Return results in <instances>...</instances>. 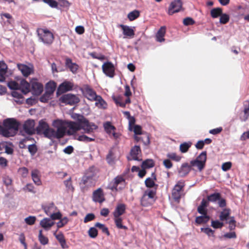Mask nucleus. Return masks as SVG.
Segmentation results:
<instances>
[{"instance_id":"f257e3e1","label":"nucleus","mask_w":249,"mask_h":249,"mask_svg":"<svg viewBox=\"0 0 249 249\" xmlns=\"http://www.w3.org/2000/svg\"><path fill=\"white\" fill-rule=\"evenodd\" d=\"M67 127L69 128L68 134L73 136L75 140L86 143L95 141L94 136L89 137L85 134H91L97 128V126L94 123L89 122L83 116H79L77 122L67 121L66 128Z\"/></svg>"},{"instance_id":"f03ea898","label":"nucleus","mask_w":249,"mask_h":249,"mask_svg":"<svg viewBox=\"0 0 249 249\" xmlns=\"http://www.w3.org/2000/svg\"><path fill=\"white\" fill-rule=\"evenodd\" d=\"M67 121L56 120L53 121L52 125L56 129L50 127L48 124L44 120H41L36 128V131L39 135L43 136L50 139H60L64 137L66 132V124Z\"/></svg>"},{"instance_id":"7ed1b4c3","label":"nucleus","mask_w":249,"mask_h":249,"mask_svg":"<svg viewBox=\"0 0 249 249\" xmlns=\"http://www.w3.org/2000/svg\"><path fill=\"white\" fill-rule=\"evenodd\" d=\"M3 125H0V134L9 137L14 136L17 133L19 124L14 118H8L3 121Z\"/></svg>"},{"instance_id":"20e7f679","label":"nucleus","mask_w":249,"mask_h":249,"mask_svg":"<svg viewBox=\"0 0 249 249\" xmlns=\"http://www.w3.org/2000/svg\"><path fill=\"white\" fill-rule=\"evenodd\" d=\"M97 170L93 167H90L82 177L81 184L87 187H92L95 185L97 177Z\"/></svg>"},{"instance_id":"39448f33","label":"nucleus","mask_w":249,"mask_h":249,"mask_svg":"<svg viewBox=\"0 0 249 249\" xmlns=\"http://www.w3.org/2000/svg\"><path fill=\"white\" fill-rule=\"evenodd\" d=\"M184 186V181L179 180L174 187L172 191V196L175 202H179Z\"/></svg>"},{"instance_id":"423d86ee","label":"nucleus","mask_w":249,"mask_h":249,"mask_svg":"<svg viewBox=\"0 0 249 249\" xmlns=\"http://www.w3.org/2000/svg\"><path fill=\"white\" fill-rule=\"evenodd\" d=\"M38 36L41 41L44 44H50L53 40V35L48 30L40 29L37 31Z\"/></svg>"},{"instance_id":"0eeeda50","label":"nucleus","mask_w":249,"mask_h":249,"mask_svg":"<svg viewBox=\"0 0 249 249\" xmlns=\"http://www.w3.org/2000/svg\"><path fill=\"white\" fill-rule=\"evenodd\" d=\"M59 101L60 102L66 105L72 106L79 103L80 99L79 97L75 95L68 93L62 95L59 98Z\"/></svg>"},{"instance_id":"6e6552de","label":"nucleus","mask_w":249,"mask_h":249,"mask_svg":"<svg viewBox=\"0 0 249 249\" xmlns=\"http://www.w3.org/2000/svg\"><path fill=\"white\" fill-rule=\"evenodd\" d=\"M110 185L112 190H122L125 187V181L123 177L118 176L111 182Z\"/></svg>"},{"instance_id":"1a4fd4ad","label":"nucleus","mask_w":249,"mask_h":249,"mask_svg":"<svg viewBox=\"0 0 249 249\" xmlns=\"http://www.w3.org/2000/svg\"><path fill=\"white\" fill-rule=\"evenodd\" d=\"M103 72L107 76L112 78L115 75V67L110 62H107L102 65Z\"/></svg>"},{"instance_id":"9d476101","label":"nucleus","mask_w":249,"mask_h":249,"mask_svg":"<svg viewBox=\"0 0 249 249\" xmlns=\"http://www.w3.org/2000/svg\"><path fill=\"white\" fill-rule=\"evenodd\" d=\"M35 123L33 120H28L25 122L23 128L24 132L28 135H32L35 133Z\"/></svg>"},{"instance_id":"9b49d317","label":"nucleus","mask_w":249,"mask_h":249,"mask_svg":"<svg viewBox=\"0 0 249 249\" xmlns=\"http://www.w3.org/2000/svg\"><path fill=\"white\" fill-rule=\"evenodd\" d=\"M182 5L181 0H175L172 1L168 9V14L172 15L174 13L178 12L182 8Z\"/></svg>"},{"instance_id":"f8f14e48","label":"nucleus","mask_w":249,"mask_h":249,"mask_svg":"<svg viewBox=\"0 0 249 249\" xmlns=\"http://www.w3.org/2000/svg\"><path fill=\"white\" fill-rule=\"evenodd\" d=\"M73 87V84L70 81H65L61 83L57 90V94H61L67 91L71 90Z\"/></svg>"},{"instance_id":"ddd939ff","label":"nucleus","mask_w":249,"mask_h":249,"mask_svg":"<svg viewBox=\"0 0 249 249\" xmlns=\"http://www.w3.org/2000/svg\"><path fill=\"white\" fill-rule=\"evenodd\" d=\"M123 31V34L124 35V38L127 37L132 38L135 35L134 27H130L127 25L120 24L119 25Z\"/></svg>"},{"instance_id":"4468645a","label":"nucleus","mask_w":249,"mask_h":249,"mask_svg":"<svg viewBox=\"0 0 249 249\" xmlns=\"http://www.w3.org/2000/svg\"><path fill=\"white\" fill-rule=\"evenodd\" d=\"M32 91L34 95H40L43 90V86L41 83L37 81L36 80H34L31 82Z\"/></svg>"},{"instance_id":"2eb2a0df","label":"nucleus","mask_w":249,"mask_h":249,"mask_svg":"<svg viewBox=\"0 0 249 249\" xmlns=\"http://www.w3.org/2000/svg\"><path fill=\"white\" fill-rule=\"evenodd\" d=\"M83 92L85 96L90 101H95L98 96L96 92L89 86H86L84 88Z\"/></svg>"},{"instance_id":"dca6fc26","label":"nucleus","mask_w":249,"mask_h":249,"mask_svg":"<svg viewBox=\"0 0 249 249\" xmlns=\"http://www.w3.org/2000/svg\"><path fill=\"white\" fill-rule=\"evenodd\" d=\"M17 67L25 77L28 76L33 72V67L32 66H29L22 64H18Z\"/></svg>"},{"instance_id":"f3484780","label":"nucleus","mask_w":249,"mask_h":249,"mask_svg":"<svg viewBox=\"0 0 249 249\" xmlns=\"http://www.w3.org/2000/svg\"><path fill=\"white\" fill-rule=\"evenodd\" d=\"M92 200L95 202L102 203L105 200L104 194L101 188H98L93 193Z\"/></svg>"},{"instance_id":"a211bd4d","label":"nucleus","mask_w":249,"mask_h":249,"mask_svg":"<svg viewBox=\"0 0 249 249\" xmlns=\"http://www.w3.org/2000/svg\"><path fill=\"white\" fill-rule=\"evenodd\" d=\"M155 195V192L153 190L145 191L142 197L141 198V204L143 206H146L148 205V203L146 201L148 198L152 199Z\"/></svg>"},{"instance_id":"6ab92c4d","label":"nucleus","mask_w":249,"mask_h":249,"mask_svg":"<svg viewBox=\"0 0 249 249\" xmlns=\"http://www.w3.org/2000/svg\"><path fill=\"white\" fill-rule=\"evenodd\" d=\"M125 209L126 206L125 204L123 203L118 204L113 212L114 217H120V216L125 213Z\"/></svg>"},{"instance_id":"aec40b11","label":"nucleus","mask_w":249,"mask_h":249,"mask_svg":"<svg viewBox=\"0 0 249 249\" xmlns=\"http://www.w3.org/2000/svg\"><path fill=\"white\" fill-rule=\"evenodd\" d=\"M141 153V148L139 146L135 145L133 147L130 151L131 158L129 160H140L138 155Z\"/></svg>"},{"instance_id":"412c9836","label":"nucleus","mask_w":249,"mask_h":249,"mask_svg":"<svg viewBox=\"0 0 249 249\" xmlns=\"http://www.w3.org/2000/svg\"><path fill=\"white\" fill-rule=\"evenodd\" d=\"M243 114L240 116L242 122H246L249 117V101H246L244 103Z\"/></svg>"},{"instance_id":"4be33fe9","label":"nucleus","mask_w":249,"mask_h":249,"mask_svg":"<svg viewBox=\"0 0 249 249\" xmlns=\"http://www.w3.org/2000/svg\"><path fill=\"white\" fill-rule=\"evenodd\" d=\"M42 209L48 215H50L52 213L55 212L57 210V207L53 203L43 206Z\"/></svg>"},{"instance_id":"5701e85b","label":"nucleus","mask_w":249,"mask_h":249,"mask_svg":"<svg viewBox=\"0 0 249 249\" xmlns=\"http://www.w3.org/2000/svg\"><path fill=\"white\" fill-rule=\"evenodd\" d=\"M191 171V166L187 163H183L178 170V174L183 177L186 176Z\"/></svg>"},{"instance_id":"b1692460","label":"nucleus","mask_w":249,"mask_h":249,"mask_svg":"<svg viewBox=\"0 0 249 249\" xmlns=\"http://www.w3.org/2000/svg\"><path fill=\"white\" fill-rule=\"evenodd\" d=\"M19 89H21L23 94H26L30 91V85L25 80L23 79L20 81Z\"/></svg>"},{"instance_id":"393cba45","label":"nucleus","mask_w":249,"mask_h":249,"mask_svg":"<svg viewBox=\"0 0 249 249\" xmlns=\"http://www.w3.org/2000/svg\"><path fill=\"white\" fill-rule=\"evenodd\" d=\"M54 224V222L48 218H43L40 222L41 226L46 230L50 229Z\"/></svg>"},{"instance_id":"a878e982","label":"nucleus","mask_w":249,"mask_h":249,"mask_svg":"<svg viewBox=\"0 0 249 249\" xmlns=\"http://www.w3.org/2000/svg\"><path fill=\"white\" fill-rule=\"evenodd\" d=\"M39 171L37 169H34L32 171L31 176L34 182L36 185H40L41 181L39 177Z\"/></svg>"},{"instance_id":"bb28decb","label":"nucleus","mask_w":249,"mask_h":249,"mask_svg":"<svg viewBox=\"0 0 249 249\" xmlns=\"http://www.w3.org/2000/svg\"><path fill=\"white\" fill-rule=\"evenodd\" d=\"M152 178H148L145 180V184L147 187L152 188L155 186L157 187L158 185L156 184L154 180H156V176L154 173L152 174Z\"/></svg>"},{"instance_id":"cd10ccee","label":"nucleus","mask_w":249,"mask_h":249,"mask_svg":"<svg viewBox=\"0 0 249 249\" xmlns=\"http://www.w3.org/2000/svg\"><path fill=\"white\" fill-rule=\"evenodd\" d=\"M65 63L66 66L70 69L72 73L76 72L78 69V65L75 63H72L70 58H66Z\"/></svg>"},{"instance_id":"c85d7f7f","label":"nucleus","mask_w":249,"mask_h":249,"mask_svg":"<svg viewBox=\"0 0 249 249\" xmlns=\"http://www.w3.org/2000/svg\"><path fill=\"white\" fill-rule=\"evenodd\" d=\"M165 34V27L162 26L158 31L156 34L157 40L159 42H162L164 41V36Z\"/></svg>"},{"instance_id":"c756f323","label":"nucleus","mask_w":249,"mask_h":249,"mask_svg":"<svg viewBox=\"0 0 249 249\" xmlns=\"http://www.w3.org/2000/svg\"><path fill=\"white\" fill-rule=\"evenodd\" d=\"M63 183L66 188L67 192L72 193L74 192V188L72 184L71 177H70L68 179L64 180Z\"/></svg>"},{"instance_id":"7c9ffc66","label":"nucleus","mask_w":249,"mask_h":249,"mask_svg":"<svg viewBox=\"0 0 249 249\" xmlns=\"http://www.w3.org/2000/svg\"><path fill=\"white\" fill-rule=\"evenodd\" d=\"M56 87V83L53 81H50L46 84V91L53 94Z\"/></svg>"},{"instance_id":"2f4dec72","label":"nucleus","mask_w":249,"mask_h":249,"mask_svg":"<svg viewBox=\"0 0 249 249\" xmlns=\"http://www.w3.org/2000/svg\"><path fill=\"white\" fill-rule=\"evenodd\" d=\"M210 219L209 216L207 214H202L201 216H197L196 219V222L198 224L206 223Z\"/></svg>"},{"instance_id":"473e14b6","label":"nucleus","mask_w":249,"mask_h":249,"mask_svg":"<svg viewBox=\"0 0 249 249\" xmlns=\"http://www.w3.org/2000/svg\"><path fill=\"white\" fill-rule=\"evenodd\" d=\"M104 127L106 132L109 135H111V133L116 129L109 122H107L104 123Z\"/></svg>"},{"instance_id":"72a5a7b5","label":"nucleus","mask_w":249,"mask_h":249,"mask_svg":"<svg viewBox=\"0 0 249 249\" xmlns=\"http://www.w3.org/2000/svg\"><path fill=\"white\" fill-rule=\"evenodd\" d=\"M95 101H96L95 104L97 106L103 108L106 107L107 104L101 96L98 95Z\"/></svg>"},{"instance_id":"f704fd0d","label":"nucleus","mask_w":249,"mask_h":249,"mask_svg":"<svg viewBox=\"0 0 249 249\" xmlns=\"http://www.w3.org/2000/svg\"><path fill=\"white\" fill-rule=\"evenodd\" d=\"M192 142H185L181 143L179 146V150L182 153H186L191 146Z\"/></svg>"},{"instance_id":"c9c22d12","label":"nucleus","mask_w":249,"mask_h":249,"mask_svg":"<svg viewBox=\"0 0 249 249\" xmlns=\"http://www.w3.org/2000/svg\"><path fill=\"white\" fill-rule=\"evenodd\" d=\"M230 213V210L229 209H224L221 212L219 218L221 221L226 220L227 219Z\"/></svg>"},{"instance_id":"e433bc0d","label":"nucleus","mask_w":249,"mask_h":249,"mask_svg":"<svg viewBox=\"0 0 249 249\" xmlns=\"http://www.w3.org/2000/svg\"><path fill=\"white\" fill-rule=\"evenodd\" d=\"M190 164L191 166H196L197 167L198 169L201 171L205 167V165L202 163L201 162L196 160V159L195 160H191L190 162Z\"/></svg>"},{"instance_id":"4c0bfd02","label":"nucleus","mask_w":249,"mask_h":249,"mask_svg":"<svg viewBox=\"0 0 249 249\" xmlns=\"http://www.w3.org/2000/svg\"><path fill=\"white\" fill-rule=\"evenodd\" d=\"M222 13V10L220 8H213L211 11V15L213 18H218Z\"/></svg>"},{"instance_id":"58836bf2","label":"nucleus","mask_w":249,"mask_h":249,"mask_svg":"<svg viewBox=\"0 0 249 249\" xmlns=\"http://www.w3.org/2000/svg\"><path fill=\"white\" fill-rule=\"evenodd\" d=\"M7 66L3 61H0V75L5 77L7 72Z\"/></svg>"},{"instance_id":"ea45409f","label":"nucleus","mask_w":249,"mask_h":249,"mask_svg":"<svg viewBox=\"0 0 249 249\" xmlns=\"http://www.w3.org/2000/svg\"><path fill=\"white\" fill-rule=\"evenodd\" d=\"M220 196L221 195L218 193H213L208 196L207 199L209 201L216 202L220 199Z\"/></svg>"},{"instance_id":"a19ab883","label":"nucleus","mask_w":249,"mask_h":249,"mask_svg":"<svg viewBox=\"0 0 249 249\" xmlns=\"http://www.w3.org/2000/svg\"><path fill=\"white\" fill-rule=\"evenodd\" d=\"M95 227L100 229L103 233L107 234V235H109L108 228L104 224L97 222L95 223Z\"/></svg>"},{"instance_id":"79ce46f5","label":"nucleus","mask_w":249,"mask_h":249,"mask_svg":"<svg viewBox=\"0 0 249 249\" xmlns=\"http://www.w3.org/2000/svg\"><path fill=\"white\" fill-rule=\"evenodd\" d=\"M122 218L121 217H114V221L116 227L120 229L126 230L127 227L122 224Z\"/></svg>"},{"instance_id":"37998d69","label":"nucleus","mask_w":249,"mask_h":249,"mask_svg":"<svg viewBox=\"0 0 249 249\" xmlns=\"http://www.w3.org/2000/svg\"><path fill=\"white\" fill-rule=\"evenodd\" d=\"M154 163L151 159H147L142 162V168H149L153 167Z\"/></svg>"},{"instance_id":"c03bdc74","label":"nucleus","mask_w":249,"mask_h":249,"mask_svg":"<svg viewBox=\"0 0 249 249\" xmlns=\"http://www.w3.org/2000/svg\"><path fill=\"white\" fill-rule=\"evenodd\" d=\"M140 16V13L138 10H134L130 12L128 15L127 18L130 21H133L138 18Z\"/></svg>"},{"instance_id":"a18cd8bd","label":"nucleus","mask_w":249,"mask_h":249,"mask_svg":"<svg viewBox=\"0 0 249 249\" xmlns=\"http://www.w3.org/2000/svg\"><path fill=\"white\" fill-rule=\"evenodd\" d=\"M207 159V152L203 151L196 158V160L201 162L202 163L205 165V163Z\"/></svg>"},{"instance_id":"49530a36","label":"nucleus","mask_w":249,"mask_h":249,"mask_svg":"<svg viewBox=\"0 0 249 249\" xmlns=\"http://www.w3.org/2000/svg\"><path fill=\"white\" fill-rule=\"evenodd\" d=\"M53 94L45 91V93L40 97V101L43 103L47 102Z\"/></svg>"},{"instance_id":"de8ad7c7","label":"nucleus","mask_w":249,"mask_h":249,"mask_svg":"<svg viewBox=\"0 0 249 249\" xmlns=\"http://www.w3.org/2000/svg\"><path fill=\"white\" fill-rule=\"evenodd\" d=\"M112 99L117 105H119V106L123 107H125L124 101L123 100L122 97L120 96L115 97V96H113Z\"/></svg>"},{"instance_id":"09e8293b","label":"nucleus","mask_w":249,"mask_h":249,"mask_svg":"<svg viewBox=\"0 0 249 249\" xmlns=\"http://www.w3.org/2000/svg\"><path fill=\"white\" fill-rule=\"evenodd\" d=\"M114 155L112 150L109 151L108 154L107 156V160L109 164H113L114 163Z\"/></svg>"},{"instance_id":"8fccbe9b","label":"nucleus","mask_w":249,"mask_h":249,"mask_svg":"<svg viewBox=\"0 0 249 249\" xmlns=\"http://www.w3.org/2000/svg\"><path fill=\"white\" fill-rule=\"evenodd\" d=\"M167 157L176 161H179L181 160V156L178 155L175 153H169L167 154Z\"/></svg>"},{"instance_id":"3c124183","label":"nucleus","mask_w":249,"mask_h":249,"mask_svg":"<svg viewBox=\"0 0 249 249\" xmlns=\"http://www.w3.org/2000/svg\"><path fill=\"white\" fill-rule=\"evenodd\" d=\"M42 230L39 231L38 239L40 243L43 245H46L48 243V239L42 234Z\"/></svg>"},{"instance_id":"603ef678","label":"nucleus","mask_w":249,"mask_h":249,"mask_svg":"<svg viewBox=\"0 0 249 249\" xmlns=\"http://www.w3.org/2000/svg\"><path fill=\"white\" fill-rule=\"evenodd\" d=\"M88 234L90 237L95 238L98 235V231L95 228L91 227L89 229Z\"/></svg>"},{"instance_id":"864d4df0","label":"nucleus","mask_w":249,"mask_h":249,"mask_svg":"<svg viewBox=\"0 0 249 249\" xmlns=\"http://www.w3.org/2000/svg\"><path fill=\"white\" fill-rule=\"evenodd\" d=\"M230 20V17L226 14H221L220 18V23L221 24H226L229 22Z\"/></svg>"},{"instance_id":"5fc2aeb1","label":"nucleus","mask_w":249,"mask_h":249,"mask_svg":"<svg viewBox=\"0 0 249 249\" xmlns=\"http://www.w3.org/2000/svg\"><path fill=\"white\" fill-rule=\"evenodd\" d=\"M42 1L48 4L52 8H57L58 2L54 0H42Z\"/></svg>"},{"instance_id":"6e6d98bb","label":"nucleus","mask_w":249,"mask_h":249,"mask_svg":"<svg viewBox=\"0 0 249 249\" xmlns=\"http://www.w3.org/2000/svg\"><path fill=\"white\" fill-rule=\"evenodd\" d=\"M24 220L27 224L32 225L35 223L36 220V217L34 216H29L25 218Z\"/></svg>"},{"instance_id":"4d7b16f0","label":"nucleus","mask_w":249,"mask_h":249,"mask_svg":"<svg viewBox=\"0 0 249 249\" xmlns=\"http://www.w3.org/2000/svg\"><path fill=\"white\" fill-rule=\"evenodd\" d=\"M52 220L60 219L62 217V214L60 212L57 211L53 212L50 215H49Z\"/></svg>"},{"instance_id":"13d9d810","label":"nucleus","mask_w":249,"mask_h":249,"mask_svg":"<svg viewBox=\"0 0 249 249\" xmlns=\"http://www.w3.org/2000/svg\"><path fill=\"white\" fill-rule=\"evenodd\" d=\"M201 231L207 234L209 237L214 236V231L210 228H202Z\"/></svg>"},{"instance_id":"bf43d9fd","label":"nucleus","mask_w":249,"mask_h":249,"mask_svg":"<svg viewBox=\"0 0 249 249\" xmlns=\"http://www.w3.org/2000/svg\"><path fill=\"white\" fill-rule=\"evenodd\" d=\"M68 222V219L67 217H65L63 218H61L60 220L57 223V226L58 228H61L65 225Z\"/></svg>"},{"instance_id":"052dcab7","label":"nucleus","mask_w":249,"mask_h":249,"mask_svg":"<svg viewBox=\"0 0 249 249\" xmlns=\"http://www.w3.org/2000/svg\"><path fill=\"white\" fill-rule=\"evenodd\" d=\"M211 226L215 229L221 228L223 226V223L218 220H212Z\"/></svg>"},{"instance_id":"680f3d73","label":"nucleus","mask_w":249,"mask_h":249,"mask_svg":"<svg viewBox=\"0 0 249 249\" xmlns=\"http://www.w3.org/2000/svg\"><path fill=\"white\" fill-rule=\"evenodd\" d=\"M28 149L31 155H34L37 151V147L34 144L28 145Z\"/></svg>"},{"instance_id":"e2e57ef3","label":"nucleus","mask_w":249,"mask_h":249,"mask_svg":"<svg viewBox=\"0 0 249 249\" xmlns=\"http://www.w3.org/2000/svg\"><path fill=\"white\" fill-rule=\"evenodd\" d=\"M95 218V215L92 213H89L87 214L84 218V223H87L88 222L91 221L94 219Z\"/></svg>"},{"instance_id":"0e129e2a","label":"nucleus","mask_w":249,"mask_h":249,"mask_svg":"<svg viewBox=\"0 0 249 249\" xmlns=\"http://www.w3.org/2000/svg\"><path fill=\"white\" fill-rule=\"evenodd\" d=\"M8 87L10 89H19V85L15 81H11L8 83Z\"/></svg>"},{"instance_id":"69168bd1","label":"nucleus","mask_w":249,"mask_h":249,"mask_svg":"<svg viewBox=\"0 0 249 249\" xmlns=\"http://www.w3.org/2000/svg\"><path fill=\"white\" fill-rule=\"evenodd\" d=\"M183 23L184 25L188 26L193 25L195 23V21L191 18H186L183 19Z\"/></svg>"},{"instance_id":"338daca9","label":"nucleus","mask_w":249,"mask_h":249,"mask_svg":"<svg viewBox=\"0 0 249 249\" xmlns=\"http://www.w3.org/2000/svg\"><path fill=\"white\" fill-rule=\"evenodd\" d=\"M53 234L59 243L61 242L62 243H64V240H65V239L62 232H60L57 234H56V232H55Z\"/></svg>"},{"instance_id":"774afa93","label":"nucleus","mask_w":249,"mask_h":249,"mask_svg":"<svg viewBox=\"0 0 249 249\" xmlns=\"http://www.w3.org/2000/svg\"><path fill=\"white\" fill-rule=\"evenodd\" d=\"M23 189L24 190H26L28 191L31 192L32 193H36V191L34 190V186L31 183L27 184L24 188Z\"/></svg>"}]
</instances>
